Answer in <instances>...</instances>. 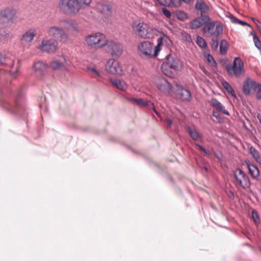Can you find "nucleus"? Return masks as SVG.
Returning a JSON list of instances; mask_svg holds the SVG:
<instances>
[{
    "mask_svg": "<svg viewBox=\"0 0 261 261\" xmlns=\"http://www.w3.org/2000/svg\"><path fill=\"white\" fill-rule=\"evenodd\" d=\"M167 38V36L163 35L157 40V45L154 46L153 43L149 41H143L139 43L137 46L138 54L142 58L150 59L156 57L161 49L163 40Z\"/></svg>",
    "mask_w": 261,
    "mask_h": 261,
    "instance_id": "obj_1",
    "label": "nucleus"
},
{
    "mask_svg": "<svg viewBox=\"0 0 261 261\" xmlns=\"http://www.w3.org/2000/svg\"><path fill=\"white\" fill-rule=\"evenodd\" d=\"M91 3V0H59L57 7L64 14L75 15Z\"/></svg>",
    "mask_w": 261,
    "mask_h": 261,
    "instance_id": "obj_2",
    "label": "nucleus"
},
{
    "mask_svg": "<svg viewBox=\"0 0 261 261\" xmlns=\"http://www.w3.org/2000/svg\"><path fill=\"white\" fill-rule=\"evenodd\" d=\"M133 32L137 36L143 39H150L153 37L155 29L144 21L136 20L132 24Z\"/></svg>",
    "mask_w": 261,
    "mask_h": 261,
    "instance_id": "obj_3",
    "label": "nucleus"
},
{
    "mask_svg": "<svg viewBox=\"0 0 261 261\" xmlns=\"http://www.w3.org/2000/svg\"><path fill=\"white\" fill-rule=\"evenodd\" d=\"M85 40L87 46L90 48L98 49L105 46L106 39L104 34L96 32L87 36Z\"/></svg>",
    "mask_w": 261,
    "mask_h": 261,
    "instance_id": "obj_4",
    "label": "nucleus"
},
{
    "mask_svg": "<svg viewBox=\"0 0 261 261\" xmlns=\"http://www.w3.org/2000/svg\"><path fill=\"white\" fill-rule=\"evenodd\" d=\"M180 65L179 60L175 56L169 55L166 58V61L161 66L163 73L167 76H172L173 72L171 69L177 70Z\"/></svg>",
    "mask_w": 261,
    "mask_h": 261,
    "instance_id": "obj_5",
    "label": "nucleus"
},
{
    "mask_svg": "<svg viewBox=\"0 0 261 261\" xmlns=\"http://www.w3.org/2000/svg\"><path fill=\"white\" fill-rule=\"evenodd\" d=\"M152 82L156 90L161 94L168 95L172 90L171 84L164 77L156 76L152 78Z\"/></svg>",
    "mask_w": 261,
    "mask_h": 261,
    "instance_id": "obj_6",
    "label": "nucleus"
},
{
    "mask_svg": "<svg viewBox=\"0 0 261 261\" xmlns=\"http://www.w3.org/2000/svg\"><path fill=\"white\" fill-rule=\"evenodd\" d=\"M47 33L51 38V39H55L57 41L64 43H67L69 41L68 35L62 28L56 25L51 26L48 28Z\"/></svg>",
    "mask_w": 261,
    "mask_h": 261,
    "instance_id": "obj_7",
    "label": "nucleus"
},
{
    "mask_svg": "<svg viewBox=\"0 0 261 261\" xmlns=\"http://www.w3.org/2000/svg\"><path fill=\"white\" fill-rule=\"evenodd\" d=\"M226 68L229 75L237 78L240 77L245 72L244 63L239 57L235 58L232 65H228Z\"/></svg>",
    "mask_w": 261,
    "mask_h": 261,
    "instance_id": "obj_8",
    "label": "nucleus"
},
{
    "mask_svg": "<svg viewBox=\"0 0 261 261\" xmlns=\"http://www.w3.org/2000/svg\"><path fill=\"white\" fill-rule=\"evenodd\" d=\"M243 91L245 95L255 93L256 97V95L261 92V84L250 77H247L243 83Z\"/></svg>",
    "mask_w": 261,
    "mask_h": 261,
    "instance_id": "obj_9",
    "label": "nucleus"
},
{
    "mask_svg": "<svg viewBox=\"0 0 261 261\" xmlns=\"http://www.w3.org/2000/svg\"><path fill=\"white\" fill-rule=\"evenodd\" d=\"M235 178L234 184L236 186L240 187L244 189L250 186V181L247 175L240 169H236L233 171Z\"/></svg>",
    "mask_w": 261,
    "mask_h": 261,
    "instance_id": "obj_10",
    "label": "nucleus"
},
{
    "mask_svg": "<svg viewBox=\"0 0 261 261\" xmlns=\"http://www.w3.org/2000/svg\"><path fill=\"white\" fill-rule=\"evenodd\" d=\"M38 48L42 52L48 54H55L58 49V43L53 39H43L38 46Z\"/></svg>",
    "mask_w": 261,
    "mask_h": 261,
    "instance_id": "obj_11",
    "label": "nucleus"
},
{
    "mask_svg": "<svg viewBox=\"0 0 261 261\" xmlns=\"http://www.w3.org/2000/svg\"><path fill=\"white\" fill-rule=\"evenodd\" d=\"M105 46L107 52L113 57H119L122 54L123 47L119 42L106 40Z\"/></svg>",
    "mask_w": 261,
    "mask_h": 261,
    "instance_id": "obj_12",
    "label": "nucleus"
},
{
    "mask_svg": "<svg viewBox=\"0 0 261 261\" xmlns=\"http://www.w3.org/2000/svg\"><path fill=\"white\" fill-rule=\"evenodd\" d=\"M70 61L64 56H60L54 59L50 63L49 67L53 70L63 69L68 70L71 66Z\"/></svg>",
    "mask_w": 261,
    "mask_h": 261,
    "instance_id": "obj_13",
    "label": "nucleus"
},
{
    "mask_svg": "<svg viewBox=\"0 0 261 261\" xmlns=\"http://www.w3.org/2000/svg\"><path fill=\"white\" fill-rule=\"evenodd\" d=\"M16 9L12 7H7L0 11V20L7 23H13L16 18Z\"/></svg>",
    "mask_w": 261,
    "mask_h": 261,
    "instance_id": "obj_14",
    "label": "nucleus"
},
{
    "mask_svg": "<svg viewBox=\"0 0 261 261\" xmlns=\"http://www.w3.org/2000/svg\"><path fill=\"white\" fill-rule=\"evenodd\" d=\"M203 32L211 36L219 37L223 32V27L221 24H217L214 30L215 23L214 21L208 22L205 24Z\"/></svg>",
    "mask_w": 261,
    "mask_h": 261,
    "instance_id": "obj_15",
    "label": "nucleus"
},
{
    "mask_svg": "<svg viewBox=\"0 0 261 261\" xmlns=\"http://www.w3.org/2000/svg\"><path fill=\"white\" fill-rule=\"evenodd\" d=\"M106 70L113 74L122 75L123 71L119 63L113 59L109 60L106 65Z\"/></svg>",
    "mask_w": 261,
    "mask_h": 261,
    "instance_id": "obj_16",
    "label": "nucleus"
},
{
    "mask_svg": "<svg viewBox=\"0 0 261 261\" xmlns=\"http://www.w3.org/2000/svg\"><path fill=\"white\" fill-rule=\"evenodd\" d=\"M37 34V32L36 29L34 28L29 29L21 36L20 38L21 43L30 46Z\"/></svg>",
    "mask_w": 261,
    "mask_h": 261,
    "instance_id": "obj_17",
    "label": "nucleus"
},
{
    "mask_svg": "<svg viewBox=\"0 0 261 261\" xmlns=\"http://www.w3.org/2000/svg\"><path fill=\"white\" fill-rule=\"evenodd\" d=\"M59 24L63 29L71 31L73 33H78L79 28L77 23L72 19H62L60 20Z\"/></svg>",
    "mask_w": 261,
    "mask_h": 261,
    "instance_id": "obj_18",
    "label": "nucleus"
},
{
    "mask_svg": "<svg viewBox=\"0 0 261 261\" xmlns=\"http://www.w3.org/2000/svg\"><path fill=\"white\" fill-rule=\"evenodd\" d=\"M176 87L175 95L177 98L182 101H187L190 99L191 93L189 90L183 88L177 84L176 85Z\"/></svg>",
    "mask_w": 261,
    "mask_h": 261,
    "instance_id": "obj_19",
    "label": "nucleus"
},
{
    "mask_svg": "<svg viewBox=\"0 0 261 261\" xmlns=\"http://www.w3.org/2000/svg\"><path fill=\"white\" fill-rule=\"evenodd\" d=\"M210 21V18L208 16L199 17L194 19L190 22V28L192 29L199 28Z\"/></svg>",
    "mask_w": 261,
    "mask_h": 261,
    "instance_id": "obj_20",
    "label": "nucleus"
},
{
    "mask_svg": "<svg viewBox=\"0 0 261 261\" xmlns=\"http://www.w3.org/2000/svg\"><path fill=\"white\" fill-rule=\"evenodd\" d=\"M96 10L106 16H111L112 13L111 6L105 3H99L96 5Z\"/></svg>",
    "mask_w": 261,
    "mask_h": 261,
    "instance_id": "obj_21",
    "label": "nucleus"
},
{
    "mask_svg": "<svg viewBox=\"0 0 261 261\" xmlns=\"http://www.w3.org/2000/svg\"><path fill=\"white\" fill-rule=\"evenodd\" d=\"M110 81L113 86L122 91H125L127 89V84L122 80L111 78Z\"/></svg>",
    "mask_w": 261,
    "mask_h": 261,
    "instance_id": "obj_22",
    "label": "nucleus"
},
{
    "mask_svg": "<svg viewBox=\"0 0 261 261\" xmlns=\"http://www.w3.org/2000/svg\"><path fill=\"white\" fill-rule=\"evenodd\" d=\"M211 105L215 108L216 110L220 113H222L227 116L229 115V112L225 109V107L216 98H212L211 100Z\"/></svg>",
    "mask_w": 261,
    "mask_h": 261,
    "instance_id": "obj_23",
    "label": "nucleus"
},
{
    "mask_svg": "<svg viewBox=\"0 0 261 261\" xmlns=\"http://www.w3.org/2000/svg\"><path fill=\"white\" fill-rule=\"evenodd\" d=\"M195 8L200 12L201 17L208 16L206 14L208 12L209 8L202 0H198L197 1Z\"/></svg>",
    "mask_w": 261,
    "mask_h": 261,
    "instance_id": "obj_24",
    "label": "nucleus"
},
{
    "mask_svg": "<svg viewBox=\"0 0 261 261\" xmlns=\"http://www.w3.org/2000/svg\"><path fill=\"white\" fill-rule=\"evenodd\" d=\"M128 99L131 101L136 102L139 106H148L149 107L152 108L153 111L158 115V113L154 108L153 103L151 102L145 100L143 98H129Z\"/></svg>",
    "mask_w": 261,
    "mask_h": 261,
    "instance_id": "obj_25",
    "label": "nucleus"
},
{
    "mask_svg": "<svg viewBox=\"0 0 261 261\" xmlns=\"http://www.w3.org/2000/svg\"><path fill=\"white\" fill-rule=\"evenodd\" d=\"M47 66L42 61H38L34 65L35 73L38 75H42L46 70Z\"/></svg>",
    "mask_w": 261,
    "mask_h": 261,
    "instance_id": "obj_26",
    "label": "nucleus"
},
{
    "mask_svg": "<svg viewBox=\"0 0 261 261\" xmlns=\"http://www.w3.org/2000/svg\"><path fill=\"white\" fill-rule=\"evenodd\" d=\"M247 167L248 169L249 174L253 178H257L259 175V170L258 168L254 164L249 162H246Z\"/></svg>",
    "mask_w": 261,
    "mask_h": 261,
    "instance_id": "obj_27",
    "label": "nucleus"
},
{
    "mask_svg": "<svg viewBox=\"0 0 261 261\" xmlns=\"http://www.w3.org/2000/svg\"><path fill=\"white\" fill-rule=\"evenodd\" d=\"M11 32L6 27H3L0 28V41H5L9 39L10 37Z\"/></svg>",
    "mask_w": 261,
    "mask_h": 261,
    "instance_id": "obj_28",
    "label": "nucleus"
},
{
    "mask_svg": "<svg viewBox=\"0 0 261 261\" xmlns=\"http://www.w3.org/2000/svg\"><path fill=\"white\" fill-rule=\"evenodd\" d=\"M190 137L195 141H198L200 138V135L197 128L195 127H188L187 128Z\"/></svg>",
    "mask_w": 261,
    "mask_h": 261,
    "instance_id": "obj_29",
    "label": "nucleus"
},
{
    "mask_svg": "<svg viewBox=\"0 0 261 261\" xmlns=\"http://www.w3.org/2000/svg\"><path fill=\"white\" fill-rule=\"evenodd\" d=\"M222 85L223 88L225 89L232 96L236 97V93L233 90L231 86L227 82H223Z\"/></svg>",
    "mask_w": 261,
    "mask_h": 261,
    "instance_id": "obj_30",
    "label": "nucleus"
},
{
    "mask_svg": "<svg viewBox=\"0 0 261 261\" xmlns=\"http://www.w3.org/2000/svg\"><path fill=\"white\" fill-rule=\"evenodd\" d=\"M12 62V61L9 59L8 56L5 55L3 56V55L0 54V64L5 66H8L9 65L11 66Z\"/></svg>",
    "mask_w": 261,
    "mask_h": 261,
    "instance_id": "obj_31",
    "label": "nucleus"
},
{
    "mask_svg": "<svg viewBox=\"0 0 261 261\" xmlns=\"http://www.w3.org/2000/svg\"><path fill=\"white\" fill-rule=\"evenodd\" d=\"M228 47V44L226 40H222L220 45V52L221 54H225Z\"/></svg>",
    "mask_w": 261,
    "mask_h": 261,
    "instance_id": "obj_32",
    "label": "nucleus"
},
{
    "mask_svg": "<svg viewBox=\"0 0 261 261\" xmlns=\"http://www.w3.org/2000/svg\"><path fill=\"white\" fill-rule=\"evenodd\" d=\"M191 0H170V5L169 6L173 7H179L182 2L188 3L190 2Z\"/></svg>",
    "mask_w": 261,
    "mask_h": 261,
    "instance_id": "obj_33",
    "label": "nucleus"
},
{
    "mask_svg": "<svg viewBox=\"0 0 261 261\" xmlns=\"http://www.w3.org/2000/svg\"><path fill=\"white\" fill-rule=\"evenodd\" d=\"M204 57L206 59L207 63L211 64V66L215 67L217 65V63L215 61L214 58L209 53H205Z\"/></svg>",
    "mask_w": 261,
    "mask_h": 261,
    "instance_id": "obj_34",
    "label": "nucleus"
},
{
    "mask_svg": "<svg viewBox=\"0 0 261 261\" xmlns=\"http://www.w3.org/2000/svg\"><path fill=\"white\" fill-rule=\"evenodd\" d=\"M251 34L253 35V42L255 47L261 51V41L259 38L254 33L251 32Z\"/></svg>",
    "mask_w": 261,
    "mask_h": 261,
    "instance_id": "obj_35",
    "label": "nucleus"
},
{
    "mask_svg": "<svg viewBox=\"0 0 261 261\" xmlns=\"http://www.w3.org/2000/svg\"><path fill=\"white\" fill-rule=\"evenodd\" d=\"M88 70L93 77L96 78L100 76V73L93 67H88Z\"/></svg>",
    "mask_w": 261,
    "mask_h": 261,
    "instance_id": "obj_36",
    "label": "nucleus"
},
{
    "mask_svg": "<svg viewBox=\"0 0 261 261\" xmlns=\"http://www.w3.org/2000/svg\"><path fill=\"white\" fill-rule=\"evenodd\" d=\"M196 43L197 45L200 47L201 48H205L206 46V43L204 39L202 38L201 37H200L199 36H197L196 38Z\"/></svg>",
    "mask_w": 261,
    "mask_h": 261,
    "instance_id": "obj_37",
    "label": "nucleus"
},
{
    "mask_svg": "<svg viewBox=\"0 0 261 261\" xmlns=\"http://www.w3.org/2000/svg\"><path fill=\"white\" fill-rule=\"evenodd\" d=\"M215 38L212 39V43L211 45L212 48L216 50L218 48V45H219V39L218 37H215Z\"/></svg>",
    "mask_w": 261,
    "mask_h": 261,
    "instance_id": "obj_38",
    "label": "nucleus"
},
{
    "mask_svg": "<svg viewBox=\"0 0 261 261\" xmlns=\"http://www.w3.org/2000/svg\"><path fill=\"white\" fill-rule=\"evenodd\" d=\"M249 151H250V153L251 154V155H252L253 158H255L256 156H257L258 155H259L260 154V153L259 152V151L258 150H257L253 146H251L250 148H249Z\"/></svg>",
    "mask_w": 261,
    "mask_h": 261,
    "instance_id": "obj_39",
    "label": "nucleus"
},
{
    "mask_svg": "<svg viewBox=\"0 0 261 261\" xmlns=\"http://www.w3.org/2000/svg\"><path fill=\"white\" fill-rule=\"evenodd\" d=\"M252 217L255 224H258L259 223V217L255 211H252Z\"/></svg>",
    "mask_w": 261,
    "mask_h": 261,
    "instance_id": "obj_40",
    "label": "nucleus"
},
{
    "mask_svg": "<svg viewBox=\"0 0 261 261\" xmlns=\"http://www.w3.org/2000/svg\"><path fill=\"white\" fill-rule=\"evenodd\" d=\"M162 11L163 13V14L167 18H170L171 16V14L170 12V11H169L168 9H167L166 8H162Z\"/></svg>",
    "mask_w": 261,
    "mask_h": 261,
    "instance_id": "obj_41",
    "label": "nucleus"
},
{
    "mask_svg": "<svg viewBox=\"0 0 261 261\" xmlns=\"http://www.w3.org/2000/svg\"><path fill=\"white\" fill-rule=\"evenodd\" d=\"M228 17L230 19L231 21L234 23H238L239 19L231 14H229Z\"/></svg>",
    "mask_w": 261,
    "mask_h": 261,
    "instance_id": "obj_42",
    "label": "nucleus"
},
{
    "mask_svg": "<svg viewBox=\"0 0 261 261\" xmlns=\"http://www.w3.org/2000/svg\"><path fill=\"white\" fill-rule=\"evenodd\" d=\"M156 2L161 6H169L170 5V2L169 3L167 0H156Z\"/></svg>",
    "mask_w": 261,
    "mask_h": 261,
    "instance_id": "obj_43",
    "label": "nucleus"
},
{
    "mask_svg": "<svg viewBox=\"0 0 261 261\" xmlns=\"http://www.w3.org/2000/svg\"><path fill=\"white\" fill-rule=\"evenodd\" d=\"M195 146L198 147V148L202 151L205 155H209V152L205 150L201 145L199 144H195Z\"/></svg>",
    "mask_w": 261,
    "mask_h": 261,
    "instance_id": "obj_44",
    "label": "nucleus"
},
{
    "mask_svg": "<svg viewBox=\"0 0 261 261\" xmlns=\"http://www.w3.org/2000/svg\"><path fill=\"white\" fill-rule=\"evenodd\" d=\"M17 106V104H16V103L9 104L7 109H8V110L9 111L11 112L12 113H14L15 112L14 109Z\"/></svg>",
    "mask_w": 261,
    "mask_h": 261,
    "instance_id": "obj_45",
    "label": "nucleus"
},
{
    "mask_svg": "<svg viewBox=\"0 0 261 261\" xmlns=\"http://www.w3.org/2000/svg\"><path fill=\"white\" fill-rule=\"evenodd\" d=\"M255 161L258 163L259 165H261V154L260 153L259 155L256 156L254 158Z\"/></svg>",
    "mask_w": 261,
    "mask_h": 261,
    "instance_id": "obj_46",
    "label": "nucleus"
},
{
    "mask_svg": "<svg viewBox=\"0 0 261 261\" xmlns=\"http://www.w3.org/2000/svg\"><path fill=\"white\" fill-rule=\"evenodd\" d=\"M185 17H186V14L185 13H184L182 12H179L178 16V19H184V18Z\"/></svg>",
    "mask_w": 261,
    "mask_h": 261,
    "instance_id": "obj_47",
    "label": "nucleus"
},
{
    "mask_svg": "<svg viewBox=\"0 0 261 261\" xmlns=\"http://www.w3.org/2000/svg\"><path fill=\"white\" fill-rule=\"evenodd\" d=\"M238 23L240 24H241L242 25L250 26V25L248 23H247L246 22L244 21H242V20H239Z\"/></svg>",
    "mask_w": 261,
    "mask_h": 261,
    "instance_id": "obj_48",
    "label": "nucleus"
},
{
    "mask_svg": "<svg viewBox=\"0 0 261 261\" xmlns=\"http://www.w3.org/2000/svg\"><path fill=\"white\" fill-rule=\"evenodd\" d=\"M166 122H167V124H168L169 126H170L172 125V120H171L170 119L168 118H167V119H166Z\"/></svg>",
    "mask_w": 261,
    "mask_h": 261,
    "instance_id": "obj_49",
    "label": "nucleus"
},
{
    "mask_svg": "<svg viewBox=\"0 0 261 261\" xmlns=\"http://www.w3.org/2000/svg\"><path fill=\"white\" fill-rule=\"evenodd\" d=\"M213 115L214 117H215L216 119H217L218 120L220 119V118H221L219 116V115L218 114H216V113L215 112H213Z\"/></svg>",
    "mask_w": 261,
    "mask_h": 261,
    "instance_id": "obj_50",
    "label": "nucleus"
},
{
    "mask_svg": "<svg viewBox=\"0 0 261 261\" xmlns=\"http://www.w3.org/2000/svg\"><path fill=\"white\" fill-rule=\"evenodd\" d=\"M256 98L258 100H261V92L256 95Z\"/></svg>",
    "mask_w": 261,
    "mask_h": 261,
    "instance_id": "obj_51",
    "label": "nucleus"
},
{
    "mask_svg": "<svg viewBox=\"0 0 261 261\" xmlns=\"http://www.w3.org/2000/svg\"><path fill=\"white\" fill-rule=\"evenodd\" d=\"M201 69L205 73H206L207 71H206L204 67L201 68Z\"/></svg>",
    "mask_w": 261,
    "mask_h": 261,
    "instance_id": "obj_52",
    "label": "nucleus"
},
{
    "mask_svg": "<svg viewBox=\"0 0 261 261\" xmlns=\"http://www.w3.org/2000/svg\"><path fill=\"white\" fill-rule=\"evenodd\" d=\"M205 169L206 171H207V170L206 168H205Z\"/></svg>",
    "mask_w": 261,
    "mask_h": 261,
    "instance_id": "obj_53",
    "label": "nucleus"
}]
</instances>
